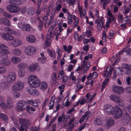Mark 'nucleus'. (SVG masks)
<instances>
[{
	"label": "nucleus",
	"instance_id": "c9c22d12",
	"mask_svg": "<svg viewBox=\"0 0 131 131\" xmlns=\"http://www.w3.org/2000/svg\"><path fill=\"white\" fill-rule=\"evenodd\" d=\"M0 118H1L3 120L6 122L8 121V118L7 116L5 114L0 113Z\"/></svg>",
	"mask_w": 131,
	"mask_h": 131
},
{
	"label": "nucleus",
	"instance_id": "393cba45",
	"mask_svg": "<svg viewBox=\"0 0 131 131\" xmlns=\"http://www.w3.org/2000/svg\"><path fill=\"white\" fill-rule=\"evenodd\" d=\"M7 107L9 109L11 108L13 106V104L12 103V99L8 97L7 99Z\"/></svg>",
	"mask_w": 131,
	"mask_h": 131
},
{
	"label": "nucleus",
	"instance_id": "f03ea898",
	"mask_svg": "<svg viewBox=\"0 0 131 131\" xmlns=\"http://www.w3.org/2000/svg\"><path fill=\"white\" fill-rule=\"evenodd\" d=\"M114 113L112 114L113 117L118 119L121 117L123 114L122 111L119 107L117 106L114 107Z\"/></svg>",
	"mask_w": 131,
	"mask_h": 131
},
{
	"label": "nucleus",
	"instance_id": "79ce46f5",
	"mask_svg": "<svg viewBox=\"0 0 131 131\" xmlns=\"http://www.w3.org/2000/svg\"><path fill=\"white\" fill-rule=\"evenodd\" d=\"M26 64L25 63L23 62H21L18 65V68L21 69H24L26 66Z\"/></svg>",
	"mask_w": 131,
	"mask_h": 131
},
{
	"label": "nucleus",
	"instance_id": "e433bc0d",
	"mask_svg": "<svg viewBox=\"0 0 131 131\" xmlns=\"http://www.w3.org/2000/svg\"><path fill=\"white\" fill-rule=\"evenodd\" d=\"M13 54L15 55L18 56L20 54L21 52L19 49H16L13 50Z\"/></svg>",
	"mask_w": 131,
	"mask_h": 131
},
{
	"label": "nucleus",
	"instance_id": "5fc2aeb1",
	"mask_svg": "<svg viewBox=\"0 0 131 131\" xmlns=\"http://www.w3.org/2000/svg\"><path fill=\"white\" fill-rule=\"evenodd\" d=\"M38 60H41L40 62L41 63H43L46 60V58L44 57H41V58H39Z\"/></svg>",
	"mask_w": 131,
	"mask_h": 131
},
{
	"label": "nucleus",
	"instance_id": "052dcab7",
	"mask_svg": "<svg viewBox=\"0 0 131 131\" xmlns=\"http://www.w3.org/2000/svg\"><path fill=\"white\" fill-rule=\"evenodd\" d=\"M4 15L5 17H11V15L9 13L5 12L4 13Z\"/></svg>",
	"mask_w": 131,
	"mask_h": 131
},
{
	"label": "nucleus",
	"instance_id": "de8ad7c7",
	"mask_svg": "<svg viewBox=\"0 0 131 131\" xmlns=\"http://www.w3.org/2000/svg\"><path fill=\"white\" fill-rule=\"evenodd\" d=\"M87 79V81L86 83V84L88 85L90 84L91 86H92L93 84V81L91 79Z\"/></svg>",
	"mask_w": 131,
	"mask_h": 131
},
{
	"label": "nucleus",
	"instance_id": "bb28decb",
	"mask_svg": "<svg viewBox=\"0 0 131 131\" xmlns=\"http://www.w3.org/2000/svg\"><path fill=\"white\" fill-rule=\"evenodd\" d=\"M27 111L29 113H31V111H35L36 110L35 108L33 107H31L29 105H27L26 106Z\"/></svg>",
	"mask_w": 131,
	"mask_h": 131
},
{
	"label": "nucleus",
	"instance_id": "20e7f679",
	"mask_svg": "<svg viewBox=\"0 0 131 131\" xmlns=\"http://www.w3.org/2000/svg\"><path fill=\"white\" fill-rule=\"evenodd\" d=\"M95 23L97 24V28L98 30H101L102 28H105V26H103L104 24L103 21V18L101 17L99 19H97L95 20Z\"/></svg>",
	"mask_w": 131,
	"mask_h": 131
},
{
	"label": "nucleus",
	"instance_id": "774afa93",
	"mask_svg": "<svg viewBox=\"0 0 131 131\" xmlns=\"http://www.w3.org/2000/svg\"><path fill=\"white\" fill-rule=\"evenodd\" d=\"M128 111L131 114V105H129L127 107Z\"/></svg>",
	"mask_w": 131,
	"mask_h": 131
},
{
	"label": "nucleus",
	"instance_id": "a211bd4d",
	"mask_svg": "<svg viewBox=\"0 0 131 131\" xmlns=\"http://www.w3.org/2000/svg\"><path fill=\"white\" fill-rule=\"evenodd\" d=\"M0 23L5 25L7 26L10 25V22L9 20L5 18H2L0 20Z\"/></svg>",
	"mask_w": 131,
	"mask_h": 131
},
{
	"label": "nucleus",
	"instance_id": "3c124183",
	"mask_svg": "<svg viewBox=\"0 0 131 131\" xmlns=\"http://www.w3.org/2000/svg\"><path fill=\"white\" fill-rule=\"evenodd\" d=\"M114 33V31L113 30H111L110 31L109 36L108 37V38L109 39H111L113 37Z\"/></svg>",
	"mask_w": 131,
	"mask_h": 131
},
{
	"label": "nucleus",
	"instance_id": "e2e57ef3",
	"mask_svg": "<svg viewBox=\"0 0 131 131\" xmlns=\"http://www.w3.org/2000/svg\"><path fill=\"white\" fill-rule=\"evenodd\" d=\"M126 91L129 93H131V87H127L125 88Z\"/></svg>",
	"mask_w": 131,
	"mask_h": 131
},
{
	"label": "nucleus",
	"instance_id": "37998d69",
	"mask_svg": "<svg viewBox=\"0 0 131 131\" xmlns=\"http://www.w3.org/2000/svg\"><path fill=\"white\" fill-rule=\"evenodd\" d=\"M9 86L8 84H6L5 83H2L1 84V87L3 89H8Z\"/></svg>",
	"mask_w": 131,
	"mask_h": 131
},
{
	"label": "nucleus",
	"instance_id": "864d4df0",
	"mask_svg": "<svg viewBox=\"0 0 131 131\" xmlns=\"http://www.w3.org/2000/svg\"><path fill=\"white\" fill-rule=\"evenodd\" d=\"M123 67L124 68L128 70H130L131 69L130 67L128 65H127L125 64H123Z\"/></svg>",
	"mask_w": 131,
	"mask_h": 131
},
{
	"label": "nucleus",
	"instance_id": "1a4fd4ad",
	"mask_svg": "<svg viewBox=\"0 0 131 131\" xmlns=\"http://www.w3.org/2000/svg\"><path fill=\"white\" fill-rule=\"evenodd\" d=\"M19 123L23 125L25 128H28L30 126V122L28 120L24 118H20L19 119Z\"/></svg>",
	"mask_w": 131,
	"mask_h": 131
},
{
	"label": "nucleus",
	"instance_id": "f3484780",
	"mask_svg": "<svg viewBox=\"0 0 131 131\" xmlns=\"http://www.w3.org/2000/svg\"><path fill=\"white\" fill-rule=\"evenodd\" d=\"M90 67V63L88 62L86 63L85 67V64L84 63H82L80 67L81 69L82 70L84 68V72H86L89 69Z\"/></svg>",
	"mask_w": 131,
	"mask_h": 131
},
{
	"label": "nucleus",
	"instance_id": "6ab92c4d",
	"mask_svg": "<svg viewBox=\"0 0 131 131\" xmlns=\"http://www.w3.org/2000/svg\"><path fill=\"white\" fill-rule=\"evenodd\" d=\"M1 37L4 39L7 40H12L13 39V36L6 33L2 34Z\"/></svg>",
	"mask_w": 131,
	"mask_h": 131
},
{
	"label": "nucleus",
	"instance_id": "6e6d98bb",
	"mask_svg": "<svg viewBox=\"0 0 131 131\" xmlns=\"http://www.w3.org/2000/svg\"><path fill=\"white\" fill-rule=\"evenodd\" d=\"M26 104V102L23 101H20L18 103V105H25Z\"/></svg>",
	"mask_w": 131,
	"mask_h": 131
},
{
	"label": "nucleus",
	"instance_id": "5701e85b",
	"mask_svg": "<svg viewBox=\"0 0 131 131\" xmlns=\"http://www.w3.org/2000/svg\"><path fill=\"white\" fill-rule=\"evenodd\" d=\"M26 40L30 42H33L35 41V37L32 35H29L26 37Z\"/></svg>",
	"mask_w": 131,
	"mask_h": 131
},
{
	"label": "nucleus",
	"instance_id": "cd10ccee",
	"mask_svg": "<svg viewBox=\"0 0 131 131\" xmlns=\"http://www.w3.org/2000/svg\"><path fill=\"white\" fill-rule=\"evenodd\" d=\"M27 12L28 15L32 16L35 13V11L33 8L31 7L28 9Z\"/></svg>",
	"mask_w": 131,
	"mask_h": 131
},
{
	"label": "nucleus",
	"instance_id": "9b49d317",
	"mask_svg": "<svg viewBox=\"0 0 131 131\" xmlns=\"http://www.w3.org/2000/svg\"><path fill=\"white\" fill-rule=\"evenodd\" d=\"M104 109L106 112L108 114H111L114 113V107L110 105H106L104 107Z\"/></svg>",
	"mask_w": 131,
	"mask_h": 131
},
{
	"label": "nucleus",
	"instance_id": "c03bdc74",
	"mask_svg": "<svg viewBox=\"0 0 131 131\" xmlns=\"http://www.w3.org/2000/svg\"><path fill=\"white\" fill-rule=\"evenodd\" d=\"M124 51L125 52H126L127 54L131 55V49H128L127 50H126V49L125 48L123 50H122L121 51V53L120 54H122V53Z\"/></svg>",
	"mask_w": 131,
	"mask_h": 131
},
{
	"label": "nucleus",
	"instance_id": "680f3d73",
	"mask_svg": "<svg viewBox=\"0 0 131 131\" xmlns=\"http://www.w3.org/2000/svg\"><path fill=\"white\" fill-rule=\"evenodd\" d=\"M13 95L15 97L17 98L19 97L20 96V94L19 92H16L14 93Z\"/></svg>",
	"mask_w": 131,
	"mask_h": 131
},
{
	"label": "nucleus",
	"instance_id": "0eeeda50",
	"mask_svg": "<svg viewBox=\"0 0 131 131\" xmlns=\"http://www.w3.org/2000/svg\"><path fill=\"white\" fill-rule=\"evenodd\" d=\"M50 35L48 34L46 37L45 42L44 43V48L45 49L50 46L51 45L50 39L52 37V31L50 32Z\"/></svg>",
	"mask_w": 131,
	"mask_h": 131
},
{
	"label": "nucleus",
	"instance_id": "a878e982",
	"mask_svg": "<svg viewBox=\"0 0 131 131\" xmlns=\"http://www.w3.org/2000/svg\"><path fill=\"white\" fill-rule=\"evenodd\" d=\"M9 2L10 4L13 5H20L21 4L20 1L17 0H10Z\"/></svg>",
	"mask_w": 131,
	"mask_h": 131
},
{
	"label": "nucleus",
	"instance_id": "c85d7f7f",
	"mask_svg": "<svg viewBox=\"0 0 131 131\" xmlns=\"http://www.w3.org/2000/svg\"><path fill=\"white\" fill-rule=\"evenodd\" d=\"M114 68H112L110 67H107L105 70V72H108L107 77H111L112 71L113 70Z\"/></svg>",
	"mask_w": 131,
	"mask_h": 131
},
{
	"label": "nucleus",
	"instance_id": "423d86ee",
	"mask_svg": "<svg viewBox=\"0 0 131 131\" xmlns=\"http://www.w3.org/2000/svg\"><path fill=\"white\" fill-rule=\"evenodd\" d=\"M36 48L33 46H29L25 49V52L28 55H32L35 53Z\"/></svg>",
	"mask_w": 131,
	"mask_h": 131
},
{
	"label": "nucleus",
	"instance_id": "09e8293b",
	"mask_svg": "<svg viewBox=\"0 0 131 131\" xmlns=\"http://www.w3.org/2000/svg\"><path fill=\"white\" fill-rule=\"evenodd\" d=\"M6 72V69L4 67H0V73H3Z\"/></svg>",
	"mask_w": 131,
	"mask_h": 131
},
{
	"label": "nucleus",
	"instance_id": "aec40b11",
	"mask_svg": "<svg viewBox=\"0 0 131 131\" xmlns=\"http://www.w3.org/2000/svg\"><path fill=\"white\" fill-rule=\"evenodd\" d=\"M10 60L7 59H3L1 61V64L4 66L8 65L10 64Z\"/></svg>",
	"mask_w": 131,
	"mask_h": 131
},
{
	"label": "nucleus",
	"instance_id": "69168bd1",
	"mask_svg": "<svg viewBox=\"0 0 131 131\" xmlns=\"http://www.w3.org/2000/svg\"><path fill=\"white\" fill-rule=\"evenodd\" d=\"M72 46H71L70 45L68 46L67 50V52L68 53L70 52V51L72 50Z\"/></svg>",
	"mask_w": 131,
	"mask_h": 131
},
{
	"label": "nucleus",
	"instance_id": "72a5a7b5",
	"mask_svg": "<svg viewBox=\"0 0 131 131\" xmlns=\"http://www.w3.org/2000/svg\"><path fill=\"white\" fill-rule=\"evenodd\" d=\"M20 59L16 57H13L11 59L12 62L14 63H16L20 61Z\"/></svg>",
	"mask_w": 131,
	"mask_h": 131
},
{
	"label": "nucleus",
	"instance_id": "603ef678",
	"mask_svg": "<svg viewBox=\"0 0 131 131\" xmlns=\"http://www.w3.org/2000/svg\"><path fill=\"white\" fill-rule=\"evenodd\" d=\"M88 101V100H87L84 98H83L81 100V102L80 103V104L81 105H83Z\"/></svg>",
	"mask_w": 131,
	"mask_h": 131
},
{
	"label": "nucleus",
	"instance_id": "4c0bfd02",
	"mask_svg": "<svg viewBox=\"0 0 131 131\" xmlns=\"http://www.w3.org/2000/svg\"><path fill=\"white\" fill-rule=\"evenodd\" d=\"M21 41L18 40H14L13 42V45L14 47H17L21 45Z\"/></svg>",
	"mask_w": 131,
	"mask_h": 131
},
{
	"label": "nucleus",
	"instance_id": "f8f14e48",
	"mask_svg": "<svg viewBox=\"0 0 131 131\" xmlns=\"http://www.w3.org/2000/svg\"><path fill=\"white\" fill-rule=\"evenodd\" d=\"M0 49L1 50L0 52V54H3L6 55L8 54L9 53V52L8 51V47L3 44H0Z\"/></svg>",
	"mask_w": 131,
	"mask_h": 131
},
{
	"label": "nucleus",
	"instance_id": "7ed1b4c3",
	"mask_svg": "<svg viewBox=\"0 0 131 131\" xmlns=\"http://www.w3.org/2000/svg\"><path fill=\"white\" fill-rule=\"evenodd\" d=\"M24 88L23 83L19 81L15 83L13 86V90L14 91H19Z\"/></svg>",
	"mask_w": 131,
	"mask_h": 131
},
{
	"label": "nucleus",
	"instance_id": "412c9836",
	"mask_svg": "<svg viewBox=\"0 0 131 131\" xmlns=\"http://www.w3.org/2000/svg\"><path fill=\"white\" fill-rule=\"evenodd\" d=\"M115 102L118 103V104L121 106H124V103L123 101L119 97H117L116 98Z\"/></svg>",
	"mask_w": 131,
	"mask_h": 131
},
{
	"label": "nucleus",
	"instance_id": "39448f33",
	"mask_svg": "<svg viewBox=\"0 0 131 131\" xmlns=\"http://www.w3.org/2000/svg\"><path fill=\"white\" fill-rule=\"evenodd\" d=\"M7 9L10 13H16L18 12L20 8L18 6L9 5L7 6Z\"/></svg>",
	"mask_w": 131,
	"mask_h": 131
},
{
	"label": "nucleus",
	"instance_id": "f704fd0d",
	"mask_svg": "<svg viewBox=\"0 0 131 131\" xmlns=\"http://www.w3.org/2000/svg\"><path fill=\"white\" fill-rule=\"evenodd\" d=\"M94 122L95 124L98 125H101L103 123L102 122L101 120V119L99 118H96L94 120Z\"/></svg>",
	"mask_w": 131,
	"mask_h": 131
},
{
	"label": "nucleus",
	"instance_id": "58836bf2",
	"mask_svg": "<svg viewBox=\"0 0 131 131\" xmlns=\"http://www.w3.org/2000/svg\"><path fill=\"white\" fill-rule=\"evenodd\" d=\"M117 71V74L118 75H121L123 74V72H124V71L123 69L117 67L116 69H115Z\"/></svg>",
	"mask_w": 131,
	"mask_h": 131
},
{
	"label": "nucleus",
	"instance_id": "9d476101",
	"mask_svg": "<svg viewBox=\"0 0 131 131\" xmlns=\"http://www.w3.org/2000/svg\"><path fill=\"white\" fill-rule=\"evenodd\" d=\"M15 73L13 72H11L9 73L6 77L7 82L9 83L12 82L15 79Z\"/></svg>",
	"mask_w": 131,
	"mask_h": 131
},
{
	"label": "nucleus",
	"instance_id": "338daca9",
	"mask_svg": "<svg viewBox=\"0 0 131 131\" xmlns=\"http://www.w3.org/2000/svg\"><path fill=\"white\" fill-rule=\"evenodd\" d=\"M131 80V78L128 77L126 79V81L127 82V84L129 85L130 83V81Z\"/></svg>",
	"mask_w": 131,
	"mask_h": 131
},
{
	"label": "nucleus",
	"instance_id": "4468645a",
	"mask_svg": "<svg viewBox=\"0 0 131 131\" xmlns=\"http://www.w3.org/2000/svg\"><path fill=\"white\" fill-rule=\"evenodd\" d=\"M130 117L129 114L127 113L124 114V116L122 118V121L124 124H127L129 122Z\"/></svg>",
	"mask_w": 131,
	"mask_h": 131
},
{
	"label": "nucleus",
	"instance_id": "4d7b16f0",
	"mask_svg": "<svg viewBox=\"0 0 131 131\" xmlns=\"http://www.w3.org/2000/svg\"><path fill=\"white\" fill-rule=\"evenodd\" d=\"M62 24L61 23H59L58 25L59 27V31L60 32H61L63 30V29L62 28Z\"/></svg>",
	"mask_w": 131,
	"mask_h": 131
},
{
	"label": "nucleus",
	"instance_id": "8fccbe9b",
	"mask_svg": "<svg viewBox=\"0 0 131 131\" xmlns=\"http://www.w3.org/2000/svg\"><path fill=\"white\" fill-rule=\"evenodd\" d=\"M18 108L19 110H23L26 108V106L25 105H18Z\"/></svg>",
	"mask_w": 131,
	"mask_h": 131
},
{
	"label": "nucleus",
	"instance_id": "b1692460",
	"mask_svg": "<svg viewBox=\"0 0 131 131\" xmlns=\"http://www.w3.org/2000/svg\"><path fill=\"white\" fill-rule=\"evenodd\" d=\"M40 88L43 90H45L47 87V85L46 82H42L40 83Z\"/></svg>",
	"mask_w": 131,
	"mask_h": 131
},
{
	"label": "nucleus",
	"instance_id": "ddd939ff",
	"mask_svg": "<svg viewBox=\"0 0 131 131\" xmlns=\"http://www.w3.org/2000/svg\"><path fill=\"white\" fill-rule=\"evenodd\" d=\"M112 88L113 91L118 94H121L124 92V89L122 87L116 85L113 86Z\"/></svg>",
	"mask_w": 131,
	"mask_h": 131
},
{
	"label": "nucleus",
	"instance_id": "dca6fc26",
	"mask_svg": "<svg viewBox=\"0 0 131 131\" xmlns=\"http://www.w3.org/2000/svg\"><path fill=\"white\" fill-rule=\"evenodd\" d=\"M68 19L69 21H72V20L75 21L73 27L75 28L78 24L79 19L77 17H76V16L74 15H71L68 16Z\"/></svg>",
	"mask_w": 131,
	"mask_h": 131
},
{
	"label": "nucleus",
	"instance_id": "f257e3e1",
	"mask_svg": "<svg viewBox=\"0 0 131 131\" xmlns=\"http://www.w3.org/2000/svg\"><path fill=\"white\" fill-rule=\"evenodd\" d=\"M28 82L32 87L36 88L39 85L40 81L37 77L31 75L28 78Z\"/></svg>",
	"mask_w": 131,
	"mask_h": 131
},
{
	"label": "nucleus",
	"instance_id": "13d9d810",
	"mask_svg": "<svg viewBox=\"0 0 131 131\" xmlns=\"http://www.w3.org/2000/svg\"><path fill=\"white\" fill-rule=\"evenodd\" d=\"M91 115V113H90V112H87L85 113V114L84 115H83L85 117H87L88 118Z\"/></svg>",
	"mask_w": 131,
	"mask_h": 131
},
{
	"label": "nucleus",
	"instance_id": "c756f323",
	"mask_svg": "<svg viewBox=\"0 0 131 131\" xmlns=\"http://www.w3.org/2000/svg\"><path fill=\"white\" fill-rule=\"evenodd\" d=\"M55 98V97L54 96H53L52 97L51 100L49 102V104H52V105H51L49 106L50 107L49 108V110L51 109L53 107L54 105V102Z\"/></svg>",
	"mask_w": 131,
	"mask_h": 131
},
{
	"label": "nucleus",
	"instance_id": "2eb2a0df",
	"mask_svg": "<svg viewBox=\"0 0 131 131\" xmlns=\"http://www.w3.org/2000/svg\"><path fill=\"white\" fill-rule=\"evenodd\" d=\"M39 66L36 63L31 64L29 67V70L31 72H34L36 70L37 71L40 70Z\"/></svg>",
	"mask_w": 131,
	"mask_h": 131
},
{
	"label": "nucleus",
	"instance_id": "2f4dec72",
	"mask_svg": "<svg viewBox=\"0 0 131 131\" xmlns=\"http://www.w3.org/2000/svg\"><path fill=\"white\" fill-rule=\"evenodd\" d=\"M48 53L50 56L54 59L55 57V52L53 50L51 51L49 49H47Z\"/></svg>",
	"mask_w": 131,
	"mask_h": 131
},
{
	"label": "nucleus",
	"instance_id": "49530a36",
	"mask_svg": "<svg viewBox=\"0 0 131 131\" xmlns=\"http://www.w3.org/2000/svg\"><path fill=\"white\" fill-rule=\"evenodd\" d=\"M24 24L21 23V22H19L18 23L17 26L19 30H23Z\"/></svg>",
	"mask_w": 131,
	"mask_h": 131
},
{
	"label": "nucleus",
	"instance_id": "473e14b6",
	"mask_svg": "<svg viewBox=\"0 0 131 131\" xmlns=\"http://www.w3.org/2000/svg\"><path fill=\"white\" fill-rule=\"evenodd\" d=\"M114 123V121L112 119H108L106 122V125L109 127L112 126L113 125Z\"/></svg>",
	"mask_w": 131,
	"mask_h": 131
},
{
	"label": "nucleus",
	"instance_id": "7c9ffc66",
	"mask_svg": "<svg viewBox=\"0 0 131 131\" xmlns=\"http://www.w3.org/2000/svg\"><path fill=\"white\" fill-rule=\"evenodd\" d=\"M31 28V27L29 24H24L23 30L27 32H29L30 31Z\"/></svg>",
	"mask_w": 131,
	"mask_h": 131
},
{
	"label": "nucleus",
	"instance_id": "bf43d9fd",
	"mask_svg": "<svg viewBox=\"0 0 131 131\" xmlns=\"http://www.w3.org/2000/svg\"><path fill=\"white\" fill-rule=\"evenodd\" d=\"M0 105L1 107L3 109L7 107L5 104L3 102H2L1 103Z\"/></svg>",
	"mask_w": 131,
	"mask_h": 131
},
{
	"label": "nucleus",
	"instance_id": "a19ab883",
	"mask_svg": "<svg viewBox=\"0 0 131 131\" xmlns=\"http://www.w3.org/2000/svg\"><path fill=\"white\" fill-rule=\"evenodd\" d=\"M43 22L42 20H40L38 22V30L41 31L43 27Z\"/></svg>",
	"mask_w": 131,
	"mask_h": 131
},
{
	"label": "nucleus",
	"instance_id": "4be33fe9",
	"mask_svg": "<svg viewBox=\"0 0 131 131\" xmlns=\"http://www.w3.org/2000/svg\"><path fill=\"white\" fill-rule=\"evenodd\" d=\"M5 31L7 33L10 34H15L16 32L13 30L10 29L9 27H6L4 29Z\"/></svg>",
	"mask_w": 131,
	"mask_h": 131
},
{
	"label": "nucleus",
	"instance_id": "0e129e2a",
	"mask_svg": "<svg viewBox=\"0 0 131 131\" xmlns=\"http://www.w3.org/2000/svg\"><path fill=\"white\" fill-rule=\"evenodd\" d=\"M84 11V12L85 13V9L83 11V10H82V9H80V14L81 17V16H82V15H83L84 16H85V14L83 13Z\"/></svg>",
	"mask_w": 131,
	"mask_h": 131
},
{
	"label": "nucleus",
	"instance_id": "ea45409f",
	"mask_svg": "<svg viewBox=\"0 0 131 131\" xmlns=\"http://www.w3.org/2000/svg\"><path fill=\"white\" fill-rule=\"evenodd\" d=\"M25 74V72L24 69H20L18 71V74L20 77H23Z\"/></svg>",
	"mask_w": 131,
	"mask_h": 131
},
{
	"label": "nucleus",
	"instance_id": "6e6552de",
	"mask_svg": "<svg viewBox=\"0 0 131 131\" xmlns=\"http://www.w3.org/2000/svg\"><path fill=\"white\" fill-rule=\"evenodd\" d=\"M27 92L30 94L34 96H38L39 94L38 91L36 89L31 88L30 87H28L26 89Z\"/></svg>",
	"mask_w": 131,
	"mask_h": 131
},
{
	"label": "nucleus",
	"instance_id": "a18cd8bd",
	"mask_svg": "<svg viewBox=\"0 0 131 131\" xmlns=\"http://www.w3.org/2000/svg\"><path fill=\"white\" fill-rule=\"evenodd\" d=\"M88 124L85 123L83 125L80 126L79 127L77 130V131H80L82 129H83L85 127L87 126V127H88Z\"/></svg>",
	"mask_w": 131,
	"mask_h": 131
}]
</instances>
